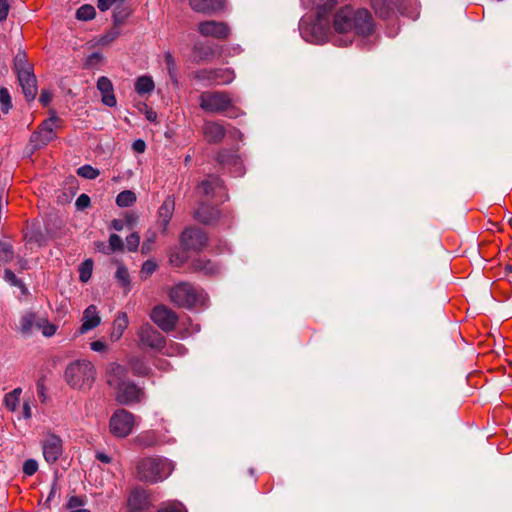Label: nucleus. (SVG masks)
<instances>
[{
	"mask_svg": "<svg viewBox=\"0 0 512 512\" xmlns=\"http://www.w3.org/2000/svg\"><path fill=\"white\" fill-rule=\"evenodd\" d=\"M13 258V246L9 242L0 241V263L10 262Z\"/></svg>",
	"mask_w": 512,
	"mask_h": 512,
	"instance_id": "nucleus-39",
	"label": "nucleus"
},
{
	"mask_svg": "<svg viewBox=\"0 0 512 512\" xmlns=\"http://www.w3.org/2000/svg\"><path fill=\"white\" fill-rule=\"evenodd\" d=\"M370 6L381 19L393 18L406 9L405 0H370Z\"/></svg>",
	"mask_w": 512,
	"mask_h": 512,
	"instance_id": "nucleus-10",
	"label": "nucleus"
},
{
	"mask_svg": "<svg viewBox=\"0 0 512 512\" xmlns=\"http://www.w3.org/2000/svg\"><path fill=\"white\" fill-rule=\"evenodd\" d=\"M96 15L95 8L92 5H82L76 11V18L83 21L92 20Z\"/></svg>",
	"mask_w": 512,
	"mask_h": 512,
	"instance_id": "nucleus-40",
	"label": "nucleus"
},
{
	"mask_svg": "<svg viewBox=\"0 0 512 512\" xmlns=\"http://www.w3.org/2000/svg\"><path fill=\"white\" fill-rule=\"evenodd\" d=\"M102 55L98 52H94L90 54L86 59V65L87 66H94L98 64L102 60Z\"/></svg>",
	"mask_w": 512,
	"mask_h": 512,
	"instance_id": "nucleus-60",
	"label": "nucleus"
},
{
	"mask_svg": "<svg viewBox=\"0 0 512 512\" xmlns=\"http://www.w3.org/2000/svg\"><path fill=\"white\" fill-rule=\"evenodd\" d=\"M157 512H184V508L179 502H171L162 506Z\"/></svg>",
	"mask_w": 512,
	"mask_h": 512,
	"instance_id": "nucleus-51",
	"label": "nucleus"
},
{
	"mask_svg": "<svg viewBox=\"0 0 512 512\" xmlns=\"http://www.w3.org/2000/svg\"><path fill=\"white\" fill-rule=\"evenodd\" d=\"M137 442L144 448L154 447L159 444V440L152 431H147L137 437Z\"/></svg>",
	"mask_w": 512,
	"mask_h": 512,
	"instance_id": "nucleus-36",
	"label": "nucleus"
},
{
	"mask_svg": "<svg viewBox=\"0 0 512 512\" xmlns=\"http://www.w3.org/2000/svg\"><path fill=\"white\" fill-rule=\"evenodd\" d=\"M128 508L131 512L142 511L149 506V498L144 490H133L128 498Z\"/></svg>",
	"mask_w": 512,
	"mask_h": 512,
	"instance_id": "nucleus-23",
	"label": "nucleus"
},
{
	"mask_svg": "<svg viewBox=\"0 0 512 512\" xmlns=\"http://www.w3.org/2000/svg\"><path fill=\"white\" fill-rule=\"evenodd\" d=\"M157 269V264L153 260H146L141 268V276L147 278L152 275Z\"/></svg>",
	"mask_w": 512,
	"mask_h": 512,
	"instance_id": "nucleus-48",
	"label": "nucleus"
},
{
	"mask_svg": "<svg viewBox=\"0 0 512 512\" xmlns=\"http://www.w3.org/2000/svg\"><path fill=\"white\" fill-rule=\"evenodd\" d=\"M17 78L25 99L29 102L34 100L37 95V80L33 70L22 71V73L17 74Z\"/></svg>",
	"mask_w": 512,
	"mask_h": 512,
	"instance_id": "nucleus-17",
	"label": "nucleus"
},
{
	"mask_svg": "<svg viewBox=\"0 0 512 512\" xmlns=\"http://www.w3.org/2000/svg\"><path fill=\"white\" fill-rule=\"evenodd\" d=\"M58 121L56 115L51 116L30 136V143L35 150L45 147L56 138L55 127Z\"/></svg>",
	"mask_w": 512,
	"mask_h": 512,
	"instance_id": "nucleus-6",
	"label": "nucleus"
},
{
	"mask_svg": "<svg viewBox=\"0 0 512 512\" xmlns=\"http://www.w3.org/2000/svg\"><path fill=\"white\" fill-rule=\"evenodd\" d=\"M107 384L116 389L118 386L128 381V369L118 363L112 362L107 367Z\"/></svg>",
	"mask_w": 512,
	"mask_h": 512,
	"instance_id": "nucleus-19",
	"label": "nucleus"
},
{
	"mask_svg": "<svg viewBox=\"0 0 512 512\" xmlns=\"http://www.w3.org/2000/svg\"><path fill=\"white\" fill-rule=\"evenodd\" d=\"M84 505V501L79 496H71L67 502V508L72 510L80 509Z\"/></svg>",
	"mask_w": 512,
	"mask_h": 512,
	"instance_id": "nucleus-54",
	"label": "nucleus"
},
{
	"mask_svg": "<svg viewBox=\"0 0 512 512\" xmlns=\"http://www.w3.org/2000/svg\"><path fill=\"white\" fill-rule=\"evenodd\" d=\"M36 320V316L34 313L25 314L20 320V329L23 333L29 334L31 333Z\"/></svg>",
	"mask_w": 512,
	"mask_h": 512,
	"instance_id": "nucleus-41",
	"label": "nucleus"
},
{
	"mask_svg": "<svg viewBox=\"0 0 512 512\" xmlns=\"http://www.w3.org/2000/svg\"><path fill=\"white\" fill-rule=\"evenodd\" d=\"M38 470V463L35 459H28L23 464V473L27 476L34 475Z\"/></svg>",
	"mask_w": 512,
	"mask_h": 512,
	"instance_id": "nucleus-49",
	"label": "nucleus"
},
{
	"mask_svg": "<svg viewBox=\"0 0 512 512\" xmlns=\"http://www.w3.org/2000/svg\"><path fill=\"white\" fill-rule=\"evenodd\" d=\"M101 322L97 307L89 305L83 312L82 324L78 330L79 334H85L88 331L96 328Z\"/></svg>",
	"mask_w": 512,
	"mask_h": 512,
	"instance_id": "nucleus-20",
	"label": "nucleus"
},
{
	"mask_svg": "<svg viewBox=\"0 0 512 512\" xmlns=\"http://www.w3.org/2000/svg\"><path fill=\"white\" fill-rule=\"evenodd\" d=\"M337 34L333 42L337 46L347 47L352 44L355 35L369 37L375 32L374 19L366 8L344 6L333 15L330 31Z\"/></svg>",
	"mask_w": 512,
	"mask_h": 512,
	"instance_id": "nucleus-1",
	"label": "nucleus"
},
{
	"mask_svg": "<svg viewBox=\"0 0 512 512\" xmlns=\"http://www.w3.org/2000/svg\"><path fill=\"white\" fill-rule=\"evenodd\" d=\"M140 244V236L138 233H131L126 237V247L130 252H135Z\"/></svg>",
	"mask_w": 512,
	"mask_h": 512,
	"instance_id": "nucleus-47",
	"label": "nucleus"
},
{
	"mask_svg": "<svg viewBox=\"0 0 512 512\" xmlns=\"http://www.w3.org/2000/svg\"><path fill=\"white\" fill-rule=\"evenodd\" d=\"M115 400L121 405H132L140 403L145 399V391L134 381H126L116 389Z\"/></svg>",
	"mask_w": 512,
	"mask_h": 512,
	"instance_id": "nucleus-8",
	"label": "nucleus"
},
{
	"mask_svg": "<svg viewBox=\"0 0 512 512\" xmlns=\"http://www.w3.org/2000/svg\"><path fill=\"white\" fill-rule=\"evenodd\" d=\"M52 100V94L47 91V90H43L40 94V98H39V101L41 102V104L43 106H47Z\"/></svg>",
	"mask_w": 512,
	"mask_h": 512,
	"instance_id": "nucleus-62",
	"label": "nucleus"
},
{
	"mask_svg": "<svg viewBox=\"0 0 512 512\" xmlns=\"http://www.w3.org/2000/svg\"><path fill=\"white\" fill-rule=\"evenodd\" d=\"M97 88L102 95V103L108 107L116 106V97L114 95L113 84L111 80L105 76H101L97 81Z\"/></svg>",
	"mask_w": 512,
	"mask_h": 512,
	"instance_id": "nucleus-22",
	"label": "nucleus"
},
{
	"mask_svg": "<svg viewBox=\"0 0 512 512\" xmlns=\"http://www.w3.org/2000/svg\"><path fill=\"white\" fill-rule=\"evenodd\" d=\"M58 491V485H57V480H54L52 485H51V488H50V492L48 494V497L47 499L45 500L44 502V505L46 506V508H49L50 507V502L52 501V499L55 497L56 493Z\"/></svg>",
	"mask_w": 512,
	"mask_h": 512,
	"instance_id": "nucleus-59",
	"label": "nucleus"
},
{
	"mask_svg": "<svg viewBox=\"0 0 512 512\" xmlns=\"http://www.w3.org/2000/svg\"><path fill=\"white\" fill-rule=\"evenodd\" d=\"M208 243L206 233L197 227L186 228L180 237L181 247L186 251H201Z\"/></svg>",
	"mask_w": 512,
	"mask_h": 512,
	"instance_id": "nucleus-12",
	"label": "nucleus"
},
{
	"mask_svg": "<svg viewBox=\"0 0 512 512\" xmlns=\"http://www.w3.org/2000/svg\"><path fill=\"white\" fill-rule=\"evenodd\" d=\"M154 87V82L149 76H141L135 83V90L138 94L150 93L154 90Z\"/></svg>",
	"mask_w": 512,
	"mask_h": 512,
	"instance_id": "nucleus-33",
	"label": "nucleus"
},
{
	"mask_svg": "<svg viewBox=\"0 0 512 512\" xmlns=\"http://www.w3.org/2000/svg\"><path fill=\"white\" fill-rule=\"evenodd\" d=\"M77 174L85 179H95L99 176V170L93 168L90 165H83L77 170Z\"/></svg>",
	"mask_w": 512,
	"mask_h": 512,
	"instance_id": "nucleus-43",
	"label": "nucleus"
},
{
	"mask_svg": "<svg viewBox=\"0 0 512 512\" xmlns=\"http://www.w3.org/2000/svg\"><path fill=\"white\" fill-rule=\"evenodd\" d=\"M202 133L209 144H219L226 135L224 126L218 121H205L202 126Z\"/></svg>",
	"mask_w": 512,
	"mask_h": 512,
	"instance_id": "nucleus-16",
	"label": "nucleus"
},
{
	"mask_svg": "<svg viewBox=\"0 0 512 512\" xmlns=\"http://www.w3.org/2000/svg\"><path fill=\"white\" fill-rule=\"evenodd\" d=\"M115 277L121 286L126 290H130V276L127 268L123 264H119Z\"/></svg>",
	"mask_w": 512,
	"mask_h": 512,
	"instance_id": "nucleus-38",
	"label": "nucleus"
},
{
	"mask_svg": "<svg viewBox=\"0 0 512 512\" xmlns=\"http://www.w3.org/2000/svg\"><path fill=\"white\" fill-rule=\"evenodd\" d=\"M43 456L48 463L56 462L62 454V440L55 434H48L42 441Z\"/></svg>",
	"mask_w": 512,
	"mask_h": 512,
	"instance_id": "nucleus-15",
	"label": "nucleus"
},
{
	"mask_svg": "<svg viewBox=\"0 0 512 512\" xmlns=\"http://www.w3.org/2000/svg\"><path fill=\"white\" fill-rule=\"evenodd\" d=\"M64 377L67 384L78 390H88L96 379V370L92 362L79 359L69 363L65 369Z\"/></svg>",
	"mask_w": 512,
	"mask_h": 512,
	"instance_id": "nucleus-2",
	"label": "nucleus"
},
{
	"mask_svg": "<svg viewBox=\"0 0 512 512\" xmlns=\"http://www.w3.org/2000/svg\"><path fill=\"white\" fill-rule=\"evenodd\" d=\"M220 212L217 208L201 203L194 213V218L206 225L214 224L219 220Z\"/></svg>",
	"mask_w": 512,
	"mask_h": 512,
	"instance_id": "nucleus-21",
	"label": "nucleus"
},
{
	"mask_svg": "<svg viewBox=\"0 0 512 512\" xmlns=\"http://www.w3.org/2000/svg\"><path fill=\"white\" fill-rule=\"evenodd\" d=\"M234 72L229 68L212 69V84L224 85L234 80Z\"/></svg>",
	"mask_w": 512,
	"mask_h": 512,
	"instance_id": "nucleus-29",
	"label": "nucleus"
},
{
	"mask_svg": "<svg viewBox=\"0 0 512 512\" xmlns=\"http://www.w3.org/2000/svg\"><path fill=\"white\" fill-rule=\"evenodd\" d=\"M226 0H189L192 10L211 15L223 11Z\"/></svg>",
	"mask_w": 512,
	"mask_h": 512,
	"instance_id": "nucleus-18",
	"label": "nucleus"
},
{
	"mask_svg": "<svg viewBox=\"0 0 512 512\" xmlns=\"http://www.w3.org/2000/svg\"><path fill=\"white\" fill-rule=\"evenodd\" d=\"M151 320L164 332H171L176 328L178 315L163 304L156 305L150 314Z\"/></svg>",
	"mask_w": 512,
	"mask_h": 512,
	"instance_id": "nucleus-11",
	"label": "nucleus"
},
{
	"mask_svg": "<svg viewBox=\"0 0 512 512\" xmlns=\"http://www.w3.org/2000/svg\"><path fill=\"white\" fill-rule=\"evenodd\" d=\"M112 6H116V3L114 0H98L97 7L100 11H107Z\"/></svg>",
	"mask_w": 512,
	"mask_h": 512,
	"instance_id": "nucleus-61",
	"label": "nucleus"
},
{
	"mask_svg": "<svg viewBox=\"0 0 512 512\" xmlns=\"http://www.w3.org/2000/svg\"><path fill=\"white\" fill-rule=\"evenodd\" d=\"M136 202V194L130 190L120 192L116 197V204L119 207H129Z\"/></svg>",
	"mask_w": 512,
	"mask_h": 512,
	"instance_id": "nucleus-35",
	"label": "nucleus"
},
{
	"mask_svg": "<svg viewBox=\"0 0 512 512\" xmlns=\"http://www.w3.org/2000/svg\"><path fill=\"white\" fill-rule=\"evenodd\" d=\"M4 279H5V281H7L10 285H12L14 287H19L22 289L25 288L23 282L20 279H18L16 277L15 273L10 269H5Z\"/></svg>",
	"mask_w": 512,
	"mask_h": 512,
	"instance_id": "nucleus-45",
	"label": "nucleus"
},
{
	"mask_svg": "<svg viewBox=\"0 0 512 512\" xmlns=\"http://www.w3.org/2000/svg\"><path fill=\"white\" fill-rule=\"evenodd\" d=\"M33 70L31 64L28 63L26 54L24 52H18L14 57V71L16 74L22 73V71Z\"/></svg>",
	"mask_w": 512,
	"mask_h": 512,
	"instance_id": "nucleus-34",
	"label": "nucleus"
},
{
	"mask_svg": "<svg viewBox=\"0 0 512 512\" xmlns=\"http://www.w3.org/2000/svg\"><path fill=\"white\" fill-rule=\"evenodd\" d=\"M186 261V257L179 252H174L170 255V263L174 266L180 267Z\"/></svg>",
	"mask_w": 512,
	"mask_h": 512,
	"instance_id": "nucleus-57",
	"label": "nucleus"
},
{
	"mask_svg": "<svg viewBox=\"0 0 512 512\" xmlns=\"http://www.w3.org/2000/svg\"><path fill=\"white\" fill-rule=\"evenodd\" d=\"M10 5L8 0H0V22L7 19Z\"/></svg>",
	"mask_w": 512,
	"mask_h": 512,
	"instance_id": "nucleus-56",
	"label": "nucleus"
},
{
	"mask_svg": "<svg viewBox=\"0 0 512 512\" xmlns=\"http://www.w3.org/2000/svg\"><path fill=\"white\" fill-rule=\"evenodd\" d=\"M131 10L125 5H116L113 11V22L115 25L122 24L130 15Z\"/></svg>",
	"mask_w": 512,
	"mask_h": 512,
	"instance_id": "nucleus-37",
	"label": "nucleus"
},
{
	"mask_svg": "<svg viewBox=\"0 0 512 512\" xmlns=\"http://www.w3.org/2000/svg\"><path fill=\"white\" fill-rule=\"evenodd\" d=\"M128 365L135 376L145 377L151 373V368L139 357H130L128 359Z\"/></svg>",
	"mask_w": 512,
	"mask_h": 512,
	"instance_id": "nucleus-28",
	"label": "nucleus"
},
{
	"mask_svg": "<svg viewBox=\"0 0 512 512\" xmlns=\"http://www.w3.org/2000/svg\"><path fill=\"white\" fill-rule=\"evenodd\" d=\"M133 149L138 153H143L146 149V144L143 140L138 139L133 143Z\"/></svg>",
	"mask_w": 512,
	"mask_h": 512,
	"instance_id": "nucleus-64",
	"label": "nucleus"
},
{
	"mask_svg": "<svg viewBox=\"0 0 512 512\" xmlns=\"http://www.w3.org/2000/svg\"><path fill=\"white\" fill-rule=\"evenodd\" d=\"M170 301L177 307L191 309L202 302L203 294L188 282H180L170 288Z\"/></svg>",
	"mask_w": 512,
	"mask_h": 512,
	"instance_id": "nucleus-5",
	"label": "nucleus"
},
{
	"mask_svg": "<svg viewBox=\"0 0 512 512\" xmlns=\"http://www.w3.org/2000/svg\"><path fill=\"white\" fill-rule=\"evenodd\" d=\"M0 104L1 109L4 113H8V111L12 107L10 94L8 90L4 87L0 88Z\"/></svg>",
	"mask_w": 512,
	"mask_h": 512,
	"instance_id": "nucleus-44",
	"label": "nucleus"
},
{
	"mask_svg": "<svg viewBox=\"0 0 512 512\" xmlns=\"http://www.w3.org/2000/svg\"><path fill=\"white\" fill-rule=\"evenodd\" d=\"M119 36V32L116 30H112L108 32L107 34L100 37L98 43L102 46L108 45L111 42H113L115 39H117Z\"/></svg>",
	"mask_w": 512,
	"mask_h": 512,
	"instance_id": "nucleus-52",
	"label": "nucleus"
},
{
	"mask_svg": "<svg viewBox=\"0 0 512 512\" xmlns=\"http://www.w3.org/2000/svg\"><path fill=\"white\" fill-rule=\"evenodd\" d=\"M193 52L199 61H208L215 55V51L212 46L205 44H195Z\"/></svg>",
	"mask_w": 512,
	"mask_h": 512,
	"instance_id": "nucleus-30",
	"label": "nucleus"
},
{
	"mask_svg": "<svg viewBox=\"0 0 512 512\" xmlns=\"http://www.w3.org/2000/svg\"><path fill=\"white\" fill-rule=\"evenodd\" d=\"M93 261L91 259L85 260L79 267V278L82 282H87L92 275Z\"/></svg>",
	"mask_w": 512,
	"mask_h": 512,
	"instance_id": "nucleus-42",
	"label": "nucleus"
},
{
	"mask_svg": "<svg viewBox=\"0 0 512 512\" xmlns=\"http://www.w3.org/2000/svg\"><path fill=\"white\" fill-rule=\"evenodd\" d=\"M90 202V197L83 193L76 199L75 206L77 210L82 211L90 206Z\"/></svg>",
	"mask_w": 512,
	"mask_h": 512,
	"instance_id": "nucleus-53",
	"label": "nucleus"
},
{
	"mask_svg": "<svg viewBox=\"0 0 512 512\" xmlns=\"http://www.w3.org/2000/svg\"><path fill=\"white\" fill-rule=\"evenodd\" d=\"M199 33L204 37H212L224 40L230 35V28L225 22L206 20L198 25Z\"/></svg>",
	"mask_w": 512,
	"mask_h": 512,
	"instance_id": "nucleus-14",
	"label": "nucleus"
},
{
	"mask_svg": "<svg viewBox=\"0 0 512 512\" xmlns=\"http://www.w3.org/2000/svg\"><path fill=\"white\" fill-rule=\"evenodd\" d=\"M338 0H319L316 4V20L313 25V31L321 34V39L328 37L330 31V21L328 13L336 6Z\"/></svg>",
	"mask_w": 512,
	"mask_h": 512,
	"instance_id": "nucleus-9",
	"label": "nucleus"
},
{
	"mask_svg": "<svg viewBox=\"0 0 512 512\" xmlns=\"http://www.w3.org/2000/svg\"><path fill=\"white\" fill-rule=\"evenodd\" d=\"M191 271L202 273L203 275L207 276H212L219 272V267L211 260L197 258L191 263Z\"/></svg>",
	"mask_w": 512,
	"mask_h": 512,
	"instance_id": "nucleus-24",
	"label": "nucleus"
},
{
	"mask_svg": "<svg viewBox=\"0 0 512 512\" xmlns=\"http://www.w3.org/2000/svg\"><path fill=\"white\" fill-rule=\"evenodd\" d=\"M98 248L106 254H111L115 251L123 249V241L117 234H111L109 237V245L105 246L104 243H100Z\"/></svg>",
	"mask_w": 512,
	"mask_h": 512,
	"instance_id": "nucleus-31",
	"label": "nucleus"
},
{
	"mask_svg": "<svg viewBox=\"0 0 512 512\" xmlns=\"http://www.w3.org/2000/svg\"><path fill=\"white\" fill-rule=\"evenodd\" d=\"M138 337L142 346L154 350L163 349L166 343L165 337L150 324H144L140 327Z\"/></svg>",
	"mask_w": 512,
	"mask_h": 512,
	"instance_id": "nucleus-13",
	"label": "nucleus"
},
{
	"mask_svg": "<svg viewBox=\"0 0 512 512\" xmlns=\"http://www.w3.org/2000/svg\"><path fill=\"white\" fill-rule=\"evenodd\" d=\"M38 328H42V333L46 337H50L55 334L56 332V326L53 324L45 323L44 326L41 325L40 322L36 324Z\"/></svg>",
	"mask_w": 512,
	"mask_h": 512,
	"instance_id": "nucleus-55",
	"label": "nucleus"
},
{
	"mask_svg": "<svg viewBox=\"0 0 512 512\" xmlns=\"http://www.w3.org/2000/svg\"><path fill=\"white\" fill-rule=\"evenodd\" d=\"M174 207H175V202L171 196L166 197V199L163 201L162 205L159 207L158 216H159V221H160L163 229L167 228V226L171 220V217L173 215Z\"/></svg>",
	"mask_w": 512,
	"mask_h": 512,
	"instance_id": "nucleus-26",
	"label": "nucleus"
},
{
	"mask_svg": "<svg viewBox=\"0 0 512 512\" xmlns=\"http://www.w3.org/2000/svg\"><path fill=\"white\" fill-rule=\"evenodd\" d=\"M235 156L236 155L234 152L227 149H222L217 153L215 159L220 164H226L231 162L235 158Z\"/></svg>",
	"mask_w": 512,
	"mask_h": 512,
	"instance_id": "nucleus-46",
	"label": "nucleus"
},
{
	"mask_svg": "<svg viewBox=\"0 0 512 512\" xmlns=\"http://www.w3.org/2000/svg\"><path fill=\"white\" fill-rule=\"evenodd\" d=\"M199 188L205 196L214 197L217 191L222 190L224 186L223 181L219 177L210 175L200 183Z\"/></svg>",
	"mask_w": 512,
	"mask_h": 512,
	"instance_id": "nucleus-25",
	"label": "nucleus"
},
{
	"mask_svg": "<svg viewBox=\"0 0 512 512\" xmlns=\"http://www.w3.org/2000/svg\"><path fill=\"white\" fill-rule=\"evenodd\" d=\"M128 316L125 312H120L113 322V330L111 333V339L113 341L119 340L126 328L128 327Z\"/></svg>",
	"mask_w": 512,
	"mask_h": 512,
	"instance_id": "nucleus-27",
	"label": "nucleus"
},
{
	"mask_svg": "<svg viewBox=\"0 0 512 512\" xmlns=\"http://www.w3.org/2000/svg\"><path fill=\"white\" fill-rule=\"evenodd\" d=\"M195 79L198 81H206L212 84V69H201L195 72Z\"/></svg>",
	"mask_w": 512,
	"mask_h": 512,
	"instance_id": "nucleus-50",
	"label": "nucleus"
},
{
	"mask_svg": "<svg viewBox=\"0 0 512 512\" xmlns=\"http://www.w3.org/2000/svg\"><path fill=\"white\" fill-rule=\"evenodd\" d=\"M200 108L211 114L228 112L230 118L237 117V109L233 106L232 99L224 91H205L199 97Z\"/></svg>",
	"mask_w": 512,
	"mask_h": 512,
	"instance_id": "nucleus-4",
	"label": "nucleus"
},
{
	"mask_svg": "<svg viewBox=\"0 0 512 512\" xmlns=\"http://www.w3.org/2000/svg\"><path fill=\"white\" fill-rule=\"evenodd\" d=\"M173 463L161 457L144 458L137 464V476L139 480L155 483L166 479L173 471Z\"/></svg>",
	"mask_w": 512,
	"mask_h": 512,
	"instance_id": "nucleus-3",
	"label": "nucleus"
},
{
	"mask_svg": "<svg viewBox=\"0 0 512 512\" xmlns=\"http://www.w3.org/2000/svg\"><path fill=\"white\" fill-rule=\"evenodd\" d=\"M90 347L95 352H102L106 350V344L102 341H94L90 344Z\"/></svg>",
	"mask_w": 512,
	"mask_h": 512,
	"instance_id": "nucleus-63",
	"label": "nucleus"
},
{
	"mask_svg": "<svg viewBox=\"0 0 512 512\" xmlns=\"http://www.w3.org/2000/svg\"><path fill=\"white\" fill-rule=\"evenodd\" d=\"M164 57H165L166 69L168 71L169 77H170L173 85L175 87H177L179 85V81H178L176 61L170 52H166Z\"/></svg>",
	"mask_w": 512,
	"mask_h": 512,
	"instance_id": "nucleus-32",
	"label": "nucleus"
},
{
	"mask_svg": "<svg viewBox=\"0 0 512 512\" xmlns=\"http://www.w3.org/2000/svg\"><path fill=\"white\" fill-rule=\"evenodd\" d=\"M133 427L134 415L125 409L115 411L109 421L110 431L116 437H127L132 432Z\"/></svg>",
	"mask_w": 512,
	"mask_h": 512,
	"instance_id": "nucleus-7",
	"label": "nucleus"
},
{
	"mask_svg": "<svg viewBox=\"0 0 512 512\" xmlns=\"http://www.w3.org/2000/svg\"><path fill=\"white\" fill-rule=\"evenodd\" d=\"M4 403H5V406L10 411L14 412L18 407L19 401H17L16 399H13V397L7 393L4 397Z\"/></svg>",
	"mask_w": 512,
	"mask_h": 512,
	"instance_id": "nucleus-58",
	"label": "nucleus"
}]
</instances>
